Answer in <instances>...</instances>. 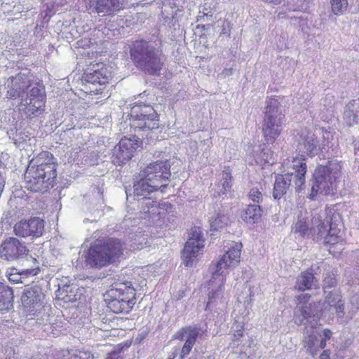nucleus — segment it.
Segmentation results:
<instances>
[{"instance_id": "09e8293b", "label": "nucleus", "mask_w": 359, "mask_h": 359, "mask_svg": "<svg viewBox=\"0 0 359 359\" xmlns=\"http://www.w3.org/2000/svg\"><path fill=\"white\" fill-rule=\"evenodd\" d=\"M222 74L224 76H230L232 74V69H224Z\"/></svg>"}, {"instance_id": "bb28decb", "label": "nucleus", "mask_w": 359, "mask_h": 359, "mask_svg": "<svg viewBox=\"0 0 359 359\" xmlns=\"http://www.w3.org/2000/svg\"><path fill=\"white\" fill-rule=\"evenodd\" d=\"M40 271L39 266H37L34 268L32 269H27L25 270L22 271L21 272L17 271V269H13L11 270V271L8 273V279L10 282H12L13 283H22L23 279L25 278L29 277V276H34L37 275Z\"/></svg>"}, {"instance_id": "393cba45", "label": "nucleus", "mask_w": 359, "mask_h": 359, "mask_svg": "<svg viewBox=\"0 0 359 359\" xmlns=\"http://www.w3.org/2000/svg\"><path fill=\"white\" fill-rule=\"evenodd\" d=\"M345 123L352 126L359 121V98L350 102L346 107L344 114Z\"/></svg>"}, {"instance_id": "8fccbe9b", "label": "nucleus", "mask_w": 359, "mask_h": 359, "mask_svg": "<svg viewBox=\"0 0 359 359\" xmlns=\"http://www.w3.org/2000/svg\"><path fill=\"white\" fill-rule=\"evenodd\" d=\"M184 346H187V347L189 348L191 350L193 347V346L194 345V344L190 342V341H185V343L184 344Z\"/></svg>"}, {"instance_id": "f8f14e48", "label": "nucleus", "mask_w": 359, "mask_h": 359, "mask_svg": "<svg viewBox=\"0 0 359 359\" xmlns=\"http://www.w3.org/2000/svg\"><path fill=\"white\" fill-rule=\"evenodd\" d=\"M262 133L268 144H273L283 130L285 116L283 114L278 98L269 97L266 101Z\"/></svg>"}, {"instance_id": "a18cd8bd", "label": "nucleus", "mask_w": 359, "mask_h": 359, "mask_svg": "<svg viewBox=\"0 0 359 359\" xmlns=\"http://www.w3.org/2000/svg\"><path fill=\"white\" fill-rule=\"evenodd\" d=\"M191 351V350L189 348L184 345L183 347L182 348V352L180 355L181 359H184L186 355L189 354Z\"/></svg>"}, {"instance_id": "2f4dec72", "label": "nucleus", "mask_w": 359, "mask_h": 359, "mask_svg": "<svg viewBox=\"0 0 359 359\" xmlns=\"http://www.w3.org/2000/svg\"><path fill=\"white\" fill-rule=\"evenodd\" d=\"M198 335V330L197 328L189 327L183 328L178 332L175 338L195 344Z\"/></svg>"}, {"instance_id": "dca6fc26", "label": "nucleus", "mask_w": 359, "mask_h": 359, "mask_svg": "<svg viewBox=\"0 0 359 359\" xmlns=\"http://www.w3.org/2000/svg\"><path fill=\"white\" fill-rule=\"evenodd\" d=\"M204 246V239L201 231L195 229L185 243L182 252L183 264L187 267L196 264L198 260V257L203 253Z\"/></svg>"}, {"instance_id": "6e6d98bb", "label": "nucleus", "mask_w": 359, "mask_h": 359, "mask_svg": "<svg viewBox=\"0 0 359 359\" xmlns=\"http://www.w3.org/2000/svg\"><path fill=\"white\" fill-rule=\"evenodd\" d=\"M126 194L127 195V197H128V190H126Z\"/></svg>"}, {"instance_id": "c756f323", "label": "nucleus", "mask_w": 359, "mask_h": 359, "mask_svg": "<svg viewBox=\"0 0 359 359\" xmlns=\"http://www.w3.org/2000/svg\"><path fill=\"white\" fill-rule=\"evenodd\" d=\"M273 154L269 149H263L259 153L256 151L252 158L256 165L264 166L273 163Z\"/></svg>"}, {"instance_id": "58836bf2", "label": "nucleus", "mask_w": 359, "mask_h": 359, "mask_svg": "<svg viewBox=\"0 0 359 359\" xmlns=\"http://www.w3.org/2000/svg\"><path fill=\"white\" fill-rule=\"evenodd\" d=\"M323 135V144L322 149H325V146L327 145L331 140H333V133L331 128H320L318 129Z\"/></svg>"}, {"instance_id": "c9c22d12", "label": "nucleus", "mask_w": 359, "mask_h": 359, "mask_svg": "<svg viewBox=\"0 0 359 359\" xmlns=\"http://www.w3.org/2000/svg\"><path fill=\"white\" fill-rule=\"evenodd\" d=\"M131 238V243H130V250L142 249L147 244V238L141 232L135 234Z\"/></svg>"}, {"instance_id": "4d7b16f0", "label": "nucleus", "mask_w": 359, "mask_h": 359, "mask_svg": "<svg viewBox=\"0 0 359 359\" xmlns=\"http://www.w3.org/2000/svg\"><path fill=\"white\" fill-rule=\"evenodd\" d=\"M250 163L253 164L252 161H249Z\"/></svg>"}, {"instance_id": "39448f33", "label": "nucleus", "mask_w": 359, "mask_h": 359, "mask_svg": "<svg viewBox=\"0 0 359 359\" xmlns=\"http://www.w3.org/2000/svg\"><path fill=\"white\" fill-rule=\"evenodd\" d=\"M308 308L304 305L297 308L294 313V320L297 325H305L304 346L306 352L312 356L317 355L320 349H323L327 345V341L332 337V332L329 329H323L321 331L318 328L319 314L312 316Z\"/></svg>"}, {"instance_id": "f257e3e1", "label": "nucleus", "mask_w": 359, "mask_h": 359, "mask_svg": "<svg viewBox=\"0 0 359 359\" xmlns=\"http://www.w3.org/2000/svg\"><path fill=\"white\" fill-rule=\"evenodd\" d=\"M338 217L339 215L334 208H327L314 213L311 219L306 211H301L292 226V231L302 237L311 236L313 240L323 241L326 245H342L343 232L336 224Z\"/></svg>"}, {"instance_id": "9b49d317", "label": "nucleus", "mask_w": 359, "mask_h": 359, "mask_svg": "<svg viewBox=\"0 0 359 359\" xmlns=\"http://www.w3.org/2000/svg\"><path fill=\"white\" fill-rule=\"evenodd\" d=\"M108 308L115 313H128L136 303L131 282L117 283L104 294Z\"/></svg>"}, {"instance_id": "7c9ffc66", "label": "nucleus", "mask_w": 359, "mask_h": 359, "mask_svg": "<svg viewBox=\"0 0 359 359\" xmlns=\"http://www.w3.org/2000/svg\"><path fill=\"white\" fill-rule=\"evenodd\" d=\"M229 222V217L226 213L217 212L210 218V229L217 231L226 226Z\"/></svg>"}, {"instance_id": "ddd939ff", "label": "nucleus", "mask_w": 359, "mask_h": 359, "mask_svg": "<svg viewBox=\"0 0 359 359\" xmlns=\"http://www.w3.org/2000/svg\"><path fill=\"white\" fill-rule=\"evenodd\" d=\"M131 57L137 67L149 74H158L162 66L161 54L146 41H136Z\"/></svg>"}, {"instance_id": "6e6552de", "label": "nucleus", "mask_w": 359, "mask_h": 359, "mask_svg": "<svg viewBox=\"0 0 359 359\" xmlns=\"http://www.w3.org/2000/svg\"><path fill=\"white\" fill-rule=\"evenodd\" d=\"M341 163L334 160L327 165L318 166L313 174V182L309 198L314 200L317 195H334L341 177Z\"/></svg>"}, {"instance_id": "a211bd4d", "label": "nucleus", "mask_w": 359, "mask_h": 359, "mask_svg": "<svg viewBox=\"0 0 359 359\" xmlns=\"http://www.w3.org/2000/svg\"><path fill=\"white\" fill-rule=\"evenodd\" d=\"M28 252L24 242L16 238H8L0 245V256L7 261H14L22 257Z\"/></svg>"}, {"instance_id": "0eeeda50", "label": "nucleus", "mask_w": 359, "mask_h": 359, "mask_svg": "<svg viewBox=\"0 0 359 359\" xmlns=\"http://www.w3.org/2000/svg\"><path fill=\"white\" fill-rule=\"evenodd\" d=\"M304 155L301 158L295 157L287 159L283 163L284 175L276 177L273 196L275 199L280 198L285 193L293 180L297 191H300L305 184V175L307 171Z\"/></svg>"}, {"instance_id": "72a5a7b5", "label": "nucleus", "mask_w": 359, "mask_h": 359, "mask_svg": "<svg viewBox=\"0 0 359 359\" xmlns=\"http://www.w3.org/2000/svg\"><path fill=\"white\" fill-rule=\"evenodd\" d=\"M177 0H164L163 6L164 12L171 15L172 18L177 15L178 12H181V6H179Z\"/></svg>"}, {"instance_id": "9d476101", "label": "nucleus", "mask_w": 359, "mask_h": 359, "mask_svg": "<svg viewBox=\"0 0 359 359\" xmlns=\"http://www.w3.org/2000/svg\"><path fill=\"white\" fill-rule=\"evenodd\" d=\"M310 295L308 294H302L297 297V309L299 306L304 305L310 308V313L312 316L314 314H319V319L321 316H326L327 313L334 314L339 319H342L344 316V302L342 299L341 291L338 289H333L331 291H325V301L323 303H318L316 309V304H308ZM308 311L309 310L307 309Z\"/></svg>"}, {"instance_id": "f3484780", "label": "nucleus", "mask_w": 359, "mask_h": 359, "mask_svg": "<svg viewBox=\"0 0 359 359\" xmlns=\"http://www.w3.org/2000/svg\"><path fill=\"white\" fill-rule=\"evenodd\" d=\"M142 145V141L139 137L133 136L132 137L122 138L118 144H116L112 151V162L117 165H121L125 163L133 156V153Z\"/></svg>"}, {"instance_id": "f03ea898", "label": "nucleus", "mask_w": 359, "mask_h": 359, "mask_svg": "<svg viewBox=\"0 0 359 359\" xmlns=\"http://www.w3.org/2000/svg\"><path fill=\"white\" fill-rule=\"evenodd\" d=\"M31 77L29 74L20 72L9 77L4 84L7 97L11 99L20 97L28 116L41 114L44 111L46 99L43 86L32 83Z\"/></svg>"}, {"instance_id": "4c0bfd02", "label": "nucleus", "mask_w": 359, "mask_h": 359, "mask_svg": "<svg viewBox=\"0 0 359 359\" xmlns=\"http://www.w3.org/2000/svg\"><path fill=\"white\" fill-rule=\"evenodd\" d=\"M337 280L334 273H327L323 280L324 292L336 286Z\"/></svg>"}, {"instance_id": "1a4fd4ad", "label": "nucleus", "mask_w": 359, "mask_h": 359, "mask_svg": "<svg viewBox=\"0 0 359 359\" xmlns=\"http://www.w3.org/2000/svg\"><path fill=\"white\" fill-rule=\"evenodd\" d=\"M122 245L118 239H111L104 245L94 244L79 257L80 262H85V267H102L115 261L122 252Z\"/></svg>"}, {"instance_id": "20e7f679", "label": "nucleus", "mask_w": 359, "mask_h": 359, "mask_svg": "<svg viewBox=\"0 0 359 359\" xmlns=\"http://www.w3.org/2000/svg\"><path fill=\"white\" fill-rule=\"evenodd\" d=\"M56 163L52 154L42 151L32 158L25 173V187L32 191H42L53 187Z\"/></svg>"}, {"instance_id": "412c9836", "label": "nucleus", "mask_w": 359, "mask_h": 359, "mask_svg": "<svg viewBox=\"0 0 359 359\" xmlns=\"http://www.w3.org/2000/svg\"><path fill=\"white\" fill-rule=\"evenodd\" d=\"M298 149L300 152L309 156H314L318 154L317 140L312 131H309L306 129L302 131L301 142L299 143Z\"/></svg>"}, {"instance_id": "423d86ee", "label": "nucleus", "mask_w": 359, "mask_h": 359, "mask_svg": "<svg viewBox=\"0 0 359 359\" xmlns=\"http://www.w3.org/2000/svg\"><path fill=\"white\" fill-rule=\"evenodd\" d=\"M170 177V168L166 162L151 163L141 172L140 180L135 182L133 194L144 198L158 189H161L163 192Z\"/></svg>"}, {"instance_id": "f704fd0d", "label": "nucleus", "mask_w": 359, "mask_h": 359, "mask_svg": "<svg viewBox=\"0 0 359 359\" xmlns=\"http://www.w3.org/2000/svg\"><path fill=\"white\" fill-rule=\"evenodd\" d=\"M144 204L147 207V208H144V213L148 214L149 217L154 219L155 217V215L162 214L161 212V208L156 201L147 199L144 202Z\"/></svg>"}, {"instance_id": "7ed1b4c3", "label": "nucleus", "mask_w": 359, "mask_h": 359, "mask_svg": "<svg viewBox=\"0 0 359 359\" xmlns=\"http://www.w3.org/2000/svg\"><path fill=\"white\" fill-rule=\"evenodd\" d=\"M242 248L241 243H233L220 259L210 265L211 278L208 283L207 308L210 309L212 304L222 299L226 276L229 270L240 263Z\"/></svg>"}, {"instance_id": "6ab92c4d", "label": "nucleus", "mask_w": 359, "mask_h": 359, "mask_svg": "<svg viewBox=\"0 0 359 359\" xmlns=\"http://www.w3.org/2000/svg\"><path fill=\"white\" fill-rule=\"evenodd\" d=\"M15 233L23 238L32 236L39 238L44 231V221L39 217H33L29 220H21L14 226Z\"/></svg>"}, {"instance_id": "49530a36", "label": "nucleus", "mask_w": 359, "mask_h": 359, "mask_svg": "<svg viewBox=\"0 0 359 359\" xmlns=\"http://www.w3.org/2000/svg\"><path fill=\"white\" fill-rule=\"evenodd\" d=\"M106 359H123V358L121 356L120 353L111 352L108 355Z\"/></svg>"}, {"instance_id": "2eb2a0df", "label": "nucleus", "mask_w": 359, "mask_h": 359, "mask_svg": "<svg viewBox=\"0 0 359 359\" xmlns=\"http://www.w3.org/2000/svg\"><path fill=\"white\" fill-rule=\"evenodd\" d=\"M110 76V72L103 63L93 65L83 76L82 90L86 93L98 94L102 86L108 83Z\"/></svg>"}, {"instance_id": "c03bdc74", "label": "nucleus", "mask_w": 359, "mask_h": 359, "mask_svg": "<svg viewBox=\"0 0 359 359\" xmlns=\"http://www.w3.org/2000/svg\"><path fill=\"white\" fill-rule=\"evenodd\" d=\"M331 351L329 349L324 350L319 356V359H330Z\"/></svg>"}, {"instance_id": "cd10ccee", "label": "nucleus", "mask_w": 359, "mask_h": 359, "mask_svg": "<svg viewBox=\"0 0 359 359\" xmlns=\"http://www.w3.org/2000/svg\"><path fill=\"white\" fill-rule=\"evenodd\" d=\"M13 299L11 288L0 282V312L8 311L13 306Z\"/></svg>"}, {"instance_id": "e433bc0d", "label": "nucleus", "mask_w": 359, "mask_h": 359, "mask_svg": "<svg viewBox=\"0 0 359 359\" xmlns=\"http://www.w3.org/2000/svg\"><path fill=\"white\" fill-rule=\"evenodd\" d=\"M350 308L347 313L348 319H351L359 310V294L355 293L351 296L349 301Z\"/></svg>"}, {"instance_id": "603ef678", "label": "nucleus", "mask_w": 359, "mask_h": 359, "mask_svg": "<svg viewBox=\"0 0 359 359\" xmlns=\"http://www.w3.org/2000/svg\"><path fill=\"white\" fill-rule=\"evenodd\" d=\"M222 34H229V32L226 29L225 27H224V29L222 31Z\"/></svg>"}, {"instance_id": "3c124183", "label": "nucleus", "mask_w": 359, "mask_h": 359, "mask_svg": "<svg viewBox=\"0 0 359 359\" xmlns=\"http://www.w3.org/2000/svg\"><path fill=\"white\" fill-rule=\"evenodd\" d=\"M80 43L81 44H83V46H86V45L87 46L90 43V41H86V40H84V41L82 40V41H80Z\"/></svg>"}, {"instance_id": "864d4df0", "label": "nucleus", "mask_w": 359, "mask_h": 359, "mask_svg": "<svg viewBox=\"0 0 359 359\" xmlns=\"http://www.w3.org/2000/svg\"><path fill=\"white\" fill-rule=\"evenodd\" d=\"M75 156H76V155H74V156L71 155L70 158H72V159H74Z\"/></svg>"}, {"instance_id": "473e14b6", "label": "nucleus", "mask_w": 359, "mask_h": 359, "mask_svg": "<svg viewBox=\"0 0 359 359\" xmlns=\"http://www.w3.org/2000/svg\"><path fill=\"white\" fill-rule=\"evenodd\" d=\"M330 4L332 12L336 15L344 14L348 6V0H330Z\"/></svg>"}, {"instance_id": "4468645a", "label": "nucleus", "mask_w": 359, "mask_h": 359, "mask_svg": "<svg viewBox=\"0 0 359 359\" xmlns=\"http://www.w3.org/2000/svg\"><path fill=\"white\" fill-rule=\"evenodd\" d=\"M130 126L140 130H151L158 128L157 114L149 105L135 104L130 109Z\"/></svg>"}, {"instance_id": "5fc2aeb1", "label": "nucleus", "mask_w": 359, "mask_h": 359, "mask_svg": "<svg viewBox=\"0 0 359 359\" xmlns=\"http://www.w3.org/2000/svg\"><path fill=\"white\" fill-rule=\"evenodd\" d=\"M226 24H228L226 21H224V22H223V27H224V26H225V24H226Z\"/></svg>"}, {"instance_id": "4be33fe9", "label": "nucleus", "mask_w": 359, "mask_h": 359, "mask_svg": "<svg viewBox=\"0 0 359 359\" xmlns=\"http://www.w3.org/2000/svg\"><path fill=\"white\" fill-rule=\"evenodd\" d=\"M231 174L229 170H224L220 175L218 181L211 187V193L215 197L226 195L231 191Z\"/></svg>"}, {"instance_id": "ea45409f", "label": "nucleus", "mask_w": 359, "mask_h": 359, "mask_svg": "<svg viewBox=\"0 0 359 359\" xmlns=\"http://www.w3.org/2000/svg\"><path fill=\"white\" fill-rule=\"evenodd\" d=\"M320 119L326 123H329L332 121L334 118L333 109H322L321 112L319 114Z\"/></svg>"}, {"instance_id": "b1692460", "label": "nucleus", "mask_w": 359, "mask_h": 359, "mask_svg": "<svg viewBox=\"0 0 359 359\" xmlns=\"http://www.w3.org/2000/svg\"><path fill=\"white\" fill-rule=\"evenodd\" d=\"M262 210L258 205H249L241 212V219L248 224L258 223L262 217Z\"/></svg>"}, {"instance_id": "aec40b11", "label": "nucleus", "mask_w": 359, "mask_h": 359, "mask_svg": "<svg viewBox=\"0 0 359 359\" xmlns=\"http://www.w3.org/2000/svg\"><path fill=\"white\" fill-rule=\"evenodd\" d=\"M45 295L42 292V289L34 285L27 287L21 297V302L23 307L27 311L32 312L38 311L43 305Z\"/></svg>"}, {"instance_id": "5701e85b", "label": "nucleus", "mask_w": 359, "mask_h": 359, "mask_svg": "<svg viewBox=\"0 0 359 359\" xmlns=\"http://www.w3.org/2000/svg\"><path fill=\"white\" fill-rule=\"evenodd\" d=\"M118 0H97L95 9L102 16L109 15L121 8Z\"/></svg>"}, {"instance_id": "de8ad7c7", "label": "nucleus", "mask_w": 359, "mask_h": 359, "mask_svg": "<svg viewBox=\"0 0 359 359\" xmlns=\"http://www.w3.org/2000/svg\"><path fill=\"white\" fill-rule=\"evenodd\" d=\"M262 1L267 4H273V5H279L283 1V0H262Z\"/></svg>"}, {"instance_id": "a878e982", "label": "nucleus", "mask_w": 359, "mask_h": 359, "mask_svg": "<svg viewBox=\"0 0 359 359\" xmlns=\"http://www.w3.org/2000/svg\"><path fill=\"white\" fill-rule=\"evenodd\" d=\"M317 280L311 272H302L297 278L295 288L300 291L311 290L316 286Z\"/></svg>"}, {"instance_id": "c85d7f7f", "label": "nucleus", "mask_w": 359, "mask_h": 359, "mask_svg": "<svg viewBox=\"0 0 359 359\" xmlns=\"http://www.w3.org/2000/svg\"><path fill=\"white\" fill-rule=\"evenodd\" d=\"M57 359H94V356L90 351L84 349H64L58 354Z\"/></svg>"}, {"instance_id": "a19ab883", "label": "nucleus", "mask_w": 359, "mask_h": 359, "mask_svg": "<svg viewBox=\"0 0 359 359\" xmlns=\"http://www.w3.org/2000/svg\"><path fill=\"white\" fill-rule=\"evenodd\" d=\"M249 198L252 201L259 203L262 200V194L257 188H252L249 192Z\"/></svg>"}, {"instance_id": "37998d69", "label": "nucleus", "mask_w": 359, "mask_h": 359, "mask_svg": "<svg viewBox=\"0 0 359 359\" xmlns=\"http://www.w3.org/2000/svg\"><path fill=\"white\" fill-rule=\"evenodd\" d=\"M334 103V96L332 95H326L324 98L321 100V104L324 107V109H332V104Z\"/></svg>"}, {"instance_id": "79ce46f5", "label": "nucleus", "mask_w": 359, "mask_h": 359, "mask_svg": "<svg viewBox=\"0 0 359 359\" xmlns=\"http://www.w3.org/2000/svg\"><path fill=\"white\" fill-rule=\"evenodd\" d=\"M233 330V337L236 340H238L243 334V325L240 323H236L232 327Z\"/></svg>"}]
</instances>
